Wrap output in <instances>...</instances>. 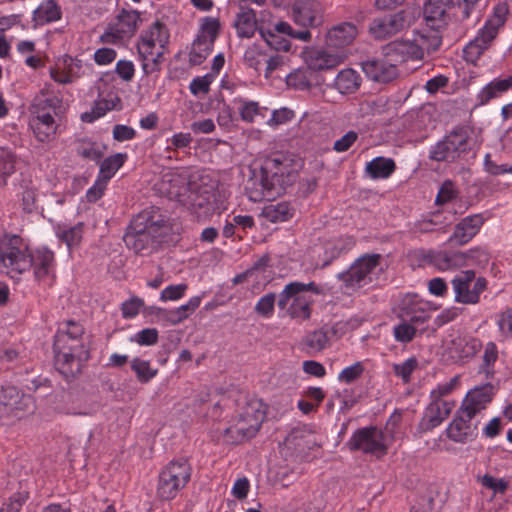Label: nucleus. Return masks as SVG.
Returning a JSON list of instances; mask_svg holds the SVG:
<instances>
[{
  "instance_id": "2eb2a0df",
  "label": "nucleus",
  "mask_w": 512,
  "mask_h": 512,
  "mask_svg": "<svg viewBox=\"0 0 512 512\" xmlns=\"http://www.w3.org/2000/svg\"><path fill=\"white\" fill-rule=\"evenodd\" d=\"M474 418L459 408L445 429L447 437L459 444H466L476 439L478 435V422H473Z\"/></svg>"
},
{
  "instance_id": "473e14b6",
  "label": "nucleus",
  "mask_w": 512,
  "mask_h": 512,
  "mask_svg": "<svg viewBox=\"0 0 512 512\" xmlns=\"http://www.w3.org/2000/svg\"><path fill=\"white\" fill-rule=\"evenodd\" d=\"M510 89H512V75L505 79L495 78L478 92L477 102L480 105H485L489 101L501 97Z\"/></svg>"
},
{
  "instance_id": "052dcab7",
  "label": "nucleus",
  "mask_w": 512,
  "mask_h": 512,
  "mask_svg": "<svg viewBox=\"0 0 512 512\" xmlns=\"http://www.w3.org/2000/svg\"><path fill=\"white\" fill-rule=\"evenodd\" d=\"M235 101L239 104L238 111L243 121L251 123L255 120V117L259 115L260 106L258 102L242 98L236 99Z\"/></svg>"
},
{
  "instance_id": "f03ea898",
  "label": "nucleus",
  "mask_w": 512,
  "mask_h": 512,
  "mask_svg": "<svg viewBox=\"0 0 512 512\" xmlns=\"http://www.w3.org/2000/svg\"><path fill=\"white\" fill-rule=\"evenodd\" d=\"M265 418V406L262 400L250 398L241 407L237 417L224 430L225 441L239 444L253 438L259 431Z\"/></svg>"
},
{
  "instance_id": "1a4fd4ad",
  "label": "nucleus",
  "mask_w": 512,
  "mask_h": 512,
  "mask_svg": "<svg viewBox=\"0 0 512 512\" xmlns=\"http://www.w3.org/2000/svg\"><path fill=\"white\" fill-rule=\"evenodd\" d=\"M470 150L466 129L458 127L430 148L429 158L438 162H455Z\"/></svg>"
},
{
  "instance_id": "79ce46f5",
  "label": "nucleus",
  "mask_w": 512,
  "mask_h": 512,
  "mask_svg": "<svg viewBox=\"0 0 512 512\" xmlns=\"http://www.w3.org/2000/svg\"><path fill=\"white\" fill-rule=\"evenodd\" d=\"M0 403L11 411H18L28 408L31 398L21 394L14 386H7L0 390Z\"/></svg>"
},
{
  "instance_id": "603ef678",
  "label": "nucleus",
  "mask_w": 512,
  "mask_h": 512,
  "mask_svg": "<svg viewBox=\"0 0 512 512\" xmlns=\"http://www.w3.org/2000/svg\"><path fill=\"white\" fill-rule=\"evenodd\" d=\"M127 157L126 153H116L107 157L102 161L98 175L109 181L123 166Z\"/></svg>"
},
{
  "instance_id": "412c9836",
  "label": "nucleus",
  "mask_w": 512,
  "mask_h": 512,
  "mask_svg": "<svg viewBox=\"0 0 512 512\" xmlns=\"http://www.w3.org/2000/svg\"><path fill=\"white\" fill-rule=\"evenodd\" d=\"M485 221V217L480 213L464 217L456 224L448 243L458 246L467 244L479 233Z\"/></svg>"
},
{
  "instance_id": "6e6552de",
  "label": "nucleus",
  "mask_w": 512,
  "mask_h": 512,
  "mask_svg": "<svg viewBox=\"0 0 512 512\" xmlns=\"http://www.w3.org/2000/svg\"><path fill=\"white\" fill-rule=\"evenodd\" d=\"M264 172L282 194L290 186L303 166L300 157L290 153H277L264 161Z\"/></svg>"
},
{
  "instance_id": "b1692460",
  "label": "nucleus",
  "mask_w": 512,
  "mask_h": 512,
  "mask_svg": "<svg viewBox=\"0 0 512 512\" xmlns=\"http://www.w3.org/2000/svg\"><path fill=\"white\" fill-rule=\"evenodd\" d=\"M455 402H439L430 400L424 414L419 422L420 432H428L441 425V423L450 415Z\"/></svg>"
},
{
  "instance_id": "0eeeda50",
  "label": "nucleus",
  "mask_w": 512,
  "mask_h": 512,
  "mask_svg": "<svg viewBox=\"0 0 512 512\" xmlns=\"http://www.w3.org/2000/svg\"><path fill=\"white\" fill-rule=\"evenodd\" d=\"M54 352L55 364L58 370L66 376L79 372L81 362L89 359V349L84 338H68L65 335H56Z\"/></svg>"
},
{
  "instance_id": "bf43d9fd",
  "label": "nucleus",
  "mask_w": 512,
  "mask_h": 512,
  "mask_svg": "<svg viewBox=\"0 0 512 512\" xmlns=\"http://www.w3.org/2000/svg\"><path fill=\"white\" fill-rule=\"evenodd\" d=\"M458 383V376H454L448 382L439 383L434 389L431 390L429 395L430 400L439 402H452L451 400H444L443 398L452 393V391L456 388Z\"/></svg>"
},
{
  "instance_id": "338daca9",
  "label": "nucleus",
  "mask_w": 512,
  "mask_h": 512,
  "mask_svg": "<svg viewBox=\"0 0 512 512\" xmlns=\"http://www.w3.org/2000/svg\"><path fill=\"white\" fill-rule=\"evenodd\" d=\"M418 367V361L414 357H410L399 364L393 365L394 374L401 378L404 383H409L411 375Z\"/></svg>"
},
{
  "instance_id": "5fc2aeb1",
  "label": "nucleus",
  "mask_w": 512,
  "mask_h": 512,
  "mask_svg": "<svg viewBox=\"0 0 512 512\" xmlns=\"http://www.w3.org/2000/svg\"><path fill=\"white\" fill-rule=\"evenodd\" d=\"M201 296L191 297L187 303L173 309L169 312V319L173 324H178L189 317L201 303Z\"/></svg>"
},
{
  "instance_id": "393cba45",
  "label": "nucleus",
  "mask_w": 512,
  "mask_h": 512,
  "mask_svg": "<svg viewBox=\"0 0 512 512\" xmlns=\"http://www.w3.org/2000/svg\"><path fill=\"white\" fill-rule=\"evenodd\" d=\"M82 69L81 60L66 55L50 68V77L58 84H71L83 76Z\"/></svg>"
},
{
  "instance_id": "8fccbe9b",
  "label": "nucleus",
  "mask_w": 512,
  "mask_h": 512,
  "mask_svg": "<svg viewBox=\"0 0 512 512\" xmlns=\"http://www.w3.org/2000/svg\"><path fill=\"white\" fill-rule=\"evenodd\" d=\"M417 48L414 37L397 40L388 45L390 52L400 56L402 60L415 59L420 60V54L414 53Z\"/></svg>"
},
{
  "instance_id": "37998d69",
  "label": "nucleus",
  "mask_w": 512,
  "mask_h": 512,
  "mask_svg": "<svg viewBox=\"0 0 512 512\" xmlns=\"http://www.w3.org/2000/svg\"><path fill=\"white\" fill-rule=\"evenodd\" d=\"M395 169L396 165L393 159L376 157L366 163L365 172L371 179H387Z\"/></svg>"
},
{
  "instance_id": "5701e85b",
  "label": "nucleus",
  "mask_w": 512,
  "mask_h": 512,
  "mask_svg": "<svg viewBox=\"0 0 512 512\" xmlns=\"http://www.w3.org/2000/svg\"><path fill=\"white\" fill-rule=\"evenodd\" d=\"M494 395V386L490 383L471 389L463 399L462 410L476 417L477 414L487 408Z\"/></svg>"
},
{
  "instance_id": "39448f33",
  "label": "nucleus",
  "mask_w": 512,
  "mask_h": 512,
  "mask_svg": "<svg viewBox=\"0 0 512 512\" xmlns=\"http://www.w3.org/2000/svg\"><path fill=\"white\" fill-rule=\"evenodd\" d=\"M33 259L26 242L18 235L5 234L0 239V273L19 280L30 270Z\"/></svg>"
},
{
  "instance_id": "a211bd4d",
  "label": "nucleus",
  "mask_w": 512,
  "mask_h": 512,
  "mask_svg": "<svg viewBox=\"0 0 512 512\" xmlns=\"http://www.w3.org/2000/svg\"><path fill=\"white\" fill-rule=\"evenodd\" d=\"M195 188L190 189L187 195V201L183 205L192 210L193 213L201 215H209L214 210L215 194L213 188L206 184L201 185L196 180Z\"/></svg>"
},
{
  "instance_id": "58836bf2",
  "label": "nucleus",
  "mask_w": 512,
  "mask_h": 512,
  "mask_svg": "<svg viewBox=\"0 0 512 512\" xmlns=\"http://www.w3.org/2000/svg\"><path fill=\"white\" fill-rule=\"evenodd\" d=\"M361 81L362 78L356 70L345 68L338 72L334 87L341 94H352L360 88Z\"/></svg>"
},
{
  "instance_id": "4d7b16f0",
  "label": "nucleus",
  "mask_w": 512,
  "mask_h": 512,
  "mask_svg": "<svg viewBox=\"0 0 512 512\" xmlns=\"http://www.w3.org/2000/svg\"><path fill=\"white\" fill-rule=\"evenodd\" d=\"M496 325L503 340L512 339V307H508L496 315Z\"/></svg>"
},
{
  "instance_id": "72a5a7b5",
  "label": "nucleus",
  "mask_w": 512,
  "mask_h": 512,
  "mask_svg": "<svg viewBox=\"0 0 512 512\" xmlns=\"http://www.w3.org/2000/svg\"><path fill=\"white\" fill-rule=\"evenodd\" d=\"M510 89H512V75L505 79L495 78L478 92L477 102L480 105H485L489 101L501 97Z\"/></svg>"
},
{
  "instance_id": "4be33fe9",
  "label": "nucleus",
  "mask_w": 512,
  "mask_h": 512,
  "mask_svg": "<svg viewBox=\"0 0 512 512\" xmlns=\"http://www.w3.org/2000/svg\"><path fill=\"white\" fill-rule=\"evenodd\" d=\"M302 58L309 70H328L340 65L344 58L342 55L329 53L319 47H307L302 52Z\"/></svg>"
},
{
  "instance_id": "f257e3e1",
  "label": "nucleus",
  "mask_w": 512,
  "mask_h": 512,
  "mask_svg": "<svg viewBox=\"0 0 512 512\" xmlns=\"http://www.w3.org/2000/svg\"><path fill=\"white\" fill-rule=\"evenodd\" d=\"M379 254H366L357 258L350 267L337 275L341 282L340 290L345 295H353L362 289L373 286L382 268Z\"/></svg>"
},
{
  "instance_id": "20e7f679",
  "label": "nucleus",
  "mask_w": 512,
  "mask_h": 512,
  "mask_svg": "<svg viewBox=\"0 0 512 512\" xmlns=\"http://www.w3.org/2000/svg\"><path fill=\"white\" fill-rule=\"evenodd\" d=\"M168 41V30L159 21L154 22L147 30L142 32L137 43V50L144 75L160 70Z\"/></svg>"
},
{
  "instance_id": "e2e57ef3",
  "label": "nucleus",
  "mask_w": 512,
  "mask_h": 512,
  "mask_svg": "<svg viewBox=\"0 0 512 512\" xmlns=\"http://www.w3.org/2000/svg\"><path fill=\"white\" fill-rule=\"evenodd\" d=\"M464 261L465 265L473 264L484 267L490 261V254L483 247H474L467 252H464Z\"/></svg>"
},
{
  "instance_id": "bb28decb",
  "label": "nucleus",
  "mask_w": 512,
  "mask_h": 512,
  "mask_svg": "<svg viewBox=\"0 0 512 512\" xmlns=\"http://www.w3.org/2000/svg\"><path fill=\"white\" fill-rule=\"evenodd\" d=\"M404 26V15L402 12H398L374 19L370 24L369 31L374 38L384 40L401 31Z\"/></svg>"
},
{
  "instance_id": "0e129e2a",
  "label": "nucleus",
  "mask_w": 512,
  "mask_h": 512,
  "mask_svg": "<svg viewBox=\"0 0 512 512\" xmlns=\"http://www.w3.org/2000/svg\"><path fill=\"white\" fill-rule=\"evenodd\" d=\"M410 259L413 264L419 267L436 265V250L433 249H415L410 253Z\"/></svg>"
},
{
  "instance_id": "680f3d73",
  "label": "nucleus",
  "mask_w": 512,
  "mask_h": 512,
  "mask_svg": "<svg viewBox=\"0 0 512 512\" xmlns=\"http://www.w3.org/2000/svg\"><path fill=\"white\" fill-rule=\"evenodd\" d=\"M286 83L289 87L305 90L310 88L311 79L306 70L296 69L286 76Z\"/></svg>"
},
{
  "instance_id": "09e8293b",
  "label": "nucleus",
  "mask_w": 512,
  "mask_h": 512,
  "mask_svg": "<svg viewBox=\"0 0 512 512\" xmlns=\"http://www.w3.org/2000/svg\"><path fill=\"white\" fill-rule=\"evenodd\" d=\"M499 358V351L497 345L489 341L484 346V352L482 356V363L479 367V372L483 373L486 378H492L496 372L495 364Z\"/></svg>"
},
{
  "instance_id": "ea45409f",
  "label": "nucleus",
  "mask_w": 512,
  "mask_h": 512,
  "mask_svg": "<svg viewBox=\"0 0 512 512\" xmlns=\"http://www.w3.org/2000/svg\"><path fill=\"white\" fill-rule=\"evenodd\" d=\"M451 345L453 357L460 360L474 356L482 346L481 341L472 336L457 337Z\"/></svg>"
},
{
  "instance_id": "9b49d317",
  "label": "nucleus",
  "mask_w": 512,
  "mask_h": 512,
  "mask_svg": "<svg viewBox=\"0 0 512 512\" xmlns=\"http://www.w3.org/2000/svg\"><path fill=\"white\" fill-rule=\"evenodd\" d=\"M141 23L142 18L139 11L123 8L100 36V41L106 44H116L129 39L135 35Z\"/></svg>"
},
{
  "instance_id": "c756f323",
  "label": "nucleus",
  "mask_w": 512,
  "mask_h": 512,
  "mask_svg": "<svg viewBox=\"0 0 512 512\" xmlns=\"http://www.w3.org/2000/svg\"><path fill=\"white\" fill-rule=\"evenodd\" d=\"M234 27L238 37H253L257 27L255 11L244 4H239V11L234 20Z\"/></svg>"
},
{
  "instance_id": "49530a36",
  "label": "nucleus",
  "mask_w": 512,
  "mask_h": 512,
  "mask_svg": "<svg viewBox=\"0 0 512 512\" xmlns=\"http://www.w3.org/2000/svg\"><path fill=\"white\" fill-rule=\"evenodd\" d=\"M465 266L464 252L436 250V265L440 271H447Z\"/></svg>"
},
{
  "instance_id": "13d9d810",
  "label": "nucleus",
  "mask_w": 512,
  "mask_h": 512,
  "mask_svg": "<svg viewBox=\"0 0 512 512\" xmlns=\"http://www.w3.org/2000/svg\"><path fill=\"white\" fill-rule=\"evenodd\" d=\"M131 369L135 372L137 379L142 383L149 382L157 374V369H153L149 361L140 358H134L131 361Z\"/></svg>"
},
{
  "instance_id": "dca6fc26",
  "label": "nucleus",
  "mask_w": 512,
  "mask_h": 512,
  "mask_svg": "<svg viewBox=\"0 0 512 512\" xmlns=\"http://www.w3.org/2000/svg\"><path fill=\"white\" fill-rule=\"evenodd\" d=\"M324 12V6L317 0H299L292 7V18L303 28H316L324 22Z\"/></svg>"
},
{
  "instance_id": "ddd939ff",
  "label": "nucleus",
  "mask_w": 512,
  "mask_h": 512,
  "mask_svg": "<svg viewBox=\"0 0 512 512\" xmlns=\"http://www.w3.org/2000/svg\"><path fill=\"white\" fill-rule=\"evenodd\" d=\"M346 445L351 451H362L381 457L387 453L388 439L386 434L376 427H365L355 431Z\"/></svg>"
},
{
  "instance_id": "a878e982",
  "label": "nucleus",
  "mask_w": 512,
  "mask_h": 512,
  "mask_svg": "<svg viewBox=\"0 0 512 512\" xmlns=\"http://www.w3.org/2000/svg\"><path fill=\"white\" fill-rule=\"evenodd\" d=\"M167 188L166 192L169 198L175 199L181 204L187 201V195L190 189H194L196 177H189L186 172H172L165 176Z\"/></svg>"
},
{
  "instance_id": "6e6d98bb",
  "label": "nucleus",
  "mask_w": 512,
  "mask_h": 512,
  "mask_svg": "<svg viewBox=\"0 0 512 512\" xmlns=\"http://www.w3.org/2000/svg\"><path fill=\"white\" fill-rule=\"evenodd\" d=\"M17 157L10 149L0 147V185L6 184V179L15 172Z\"/></svg>"
},
{
  "instance_id": "9d476101",
  "label": "nucleus",
  "mask_w": 512,
  "mask_h": 512,
  "mask_svg": "<svg viewBox=\"0 0 512 512\" xmlns=\"http://www.w3.org/2000/svg\"><path fill=\"white\" fill-rule=\"evenodd\" d=\"M191 476V469L186 460L171 461L160 473L157 487L162 500L173 499L185 487Z\"/></svg>"
},
{
  "instance_id": "f3484780",
  "label": "nucleus",
  "mask_w": 512,
  "mask_h": 512,
  "mask_svg": "<svg viewBox=\"0 0 512 512\" xmlns=\"http://www.w3.org/2000/svg\"><path fill=\"white\" fill-rule=\"evenodd\" d=\"M247 197L252 202L274 199L282 193L276 189L272 179L264 172L262 165L259 173H254L245 186Z\"/></svg>"
},
{
  "instance_id": "f704fd0d",
  "label": "nucleus",
  "mask_w": 512,
  "mask_h": 512,
  "mask_svg": "<svg viewBox=\"0 0 512 512\" xmlns=\"http://www.w3.org/2000/svg\"><path fill=\"white\" fill-rule=\"evenodd\" d=\"M62 9L55 0H45L33 11L32 21L36 26H43L59 21Z\"/></svg>"
},
{
  "instance_id": "e433bc0d",
  "label": "nucleus",
  "mask_w": 512,
  "mask_h": 512,
  "mask_svg": "<svg viewBox=\"0 0 512 512\" xmlns=\"http://www.w3.org/2000/svg\"><path fill=\"white\" fill-rule=\"evenodd\" d=\"M123 239L129 249H132L135 253H140L147 249L157 238L152 237V235L143 229H139L131 222Z\"/></svg>"
},
{
  "instance_id": "a18cd8bd",
  "label": "nucleus",
  "mask_w": 512,
  "mask_h": 512,
  "mask_svg": "<svg viewBox=\"0 0 512 512\" xmlns=\"http://www.w3.org/2000/svg\"><path fill=\"white\" fill-rule=\"evenodd\" d=\"M302 345L309 353L323 351L330 345L328 331L322 327L307 333L302 340Z\"/></svg>"
},
{
  "instance_id": "69168bd1",
  "label": "nucleus",
  "mask_w": 512,
  "mask_h": 512,
  "mask_svg": "<svg viewBox=\"0 0 512 512\" xmlns=\"http://www.w3.org/2000/svg\"><path fill=\"white\" fill-rule=\"evenodd\" d=\"M77 153L85 159L98 162L103 156V149L95 142L82 141L77 147Z\"/></svg>"
},
{
  "instance_id": "cd10ccee",
  "label": "nucleus",
  "mask_w": 512,
  "mask_h": 512,
  "mask_svg": "<svg viewBox=\"0 0 512 512\" xmlns=\"http://www.w3.org/2000/svg\"><path fill=\"white\" fill-rule=\"evenodd\" d=\"M362 70L368 78L379 83H388L398 75L396 65L384 59L365 61Z\"/></svg>"
},
{
  "instance_id": "7ed1b4c3",
  "label": "nucleus",
  "mask_w": 512,
  "mask_h": 512,
  "mask_svg": "<svg viewBox=\"0 0 512 512\" xmlns=\"http://www.w3.org/2000/svg\"><path fill=\"white\" fill-rule=\"evenodd\" d=\"M311 292L320 295L322 289L315 282H290L278 295V308L293 319L307 320L311 316V305L314 302Z\"/></svg>"
},
{
  "instance_id": "a19ab883",
  "label": "nucleus",
  "mask_w": 512,
  "mask_h": 512,
  "mask_svg": "<svg viewBox=\"0 0 512 512\" xmlns=\"http://www.w3.org/2000/svg\"><path fill=\"white\" fill-rule=\"evenodd\" d=\"M31 126L36 138L41 142L48 141L57 129L54 117L50 112L39 113L33 118Z\"/></svg>"
},
{
  "instance_id": "2f4dec72",
  "label": "nucleus",
  "mask_w": 512,
  "mask_h": 512,
  "mask_svg": "<svg viewBox=\"0 0 512 512\" xmlns=\"http://www.w3.org/2000/svg\"><path fill=\"white\" fill-rule=\"evenodd\" d=\"M358 31L355 25L351 23H341L331 28L326 36V42L329 46L341 48L353 42Z\"/></svg>"
},
{
  "instance_id": "7c9ffc66",
  "label": "nucleus",
  "mask_w": 512,
  "mask_h": 512,
  "mask_svg": "<svg viewBox=\"0 0 512 512\" xmlns=\"http://www.w3.org/2000/svg\"><path fill=\"white\" fill-rule=\"evenodd\" d=\"M451 0H426L423 14L427 26L443 27L445 25L446 11Z\"/></svg>"
},
{
  "instance_id": "6ab92c4d",
  "label": "nucleus",
  "mask_w": 512,
  "mask_h": 512,
  "mask_svg": "<svg viewBox=\"0 0 512 512\" xmlns=\"http://www.w3.org/2000/svg\"><path fill=\"white\" fill-rule=\"evenodd\" d=\"M131 222L158 239L167 230L168 219L158 207L153 206L141 211Z\"/></svg>"
},
{
  "instance_id": "aec40b11",
  "label": "nucleus",
  "mask_w": 512,
  "mask_h": 512,
  "mask_svg": "<svg viewBox=\"0 0 512 512\" xmlns=\"http://www.w3.org/2000/svg\"><path fill=\"white\" fill-rule=\"evenodd\" d=\"M31 258L35 279L45 285H51L55 277L54 252L46 247H40L31 252Z\"/></svg>"
},
{
  "instance_id": "4468645a",
  "label": "nucleus",
  "mask_w": 512,
  "mask_h": 512,
  "mask_svg": "<svg viewBox=\"0 0 512 512\" xmlns=\"http://www.w3.org/2000/svg\"><path fill=\"white\" fill-rule=\"evenodd\" d=\"M435 310L429 301L417 294H405L398 307V316L414 324L422 325L428 322Z\"/></svg>"
},
{
  "instance_id": "423d86ee",
  "label": "nucleus",
  "mask_w": 512,
  "mask_h": 512,
  "mask_svg": "<svg viewBox=\"0 0 512 512\" xmlns=\"http://www.w3.org/2000/svg\"><path fill=\"white\" fill-rule=\"evenodd\" d=\"M508 14L505 4H497L492 15L479 29L477 35L463 49V57L467 62L475 64L483 53L490 48L499 30L504 26Z\"/></svg>"
},
{
  "instance_id": "774afa93",
  "label": "nucleus",
  "mask_w": 512,
  "mask_h": 512,
  "mask_svg": "<svg viewBox=\"0 0 512 512\" xmlns=\"http://www.w3.org/2000/svg\"><path fill=\"white\" fill-rule=\"evenodd\" d=\"M220 23L219 20L213 17H205L201 24L200 33L198 37L204 38L206 40H211V43L214 44L218 34H219Z\"/></svg>"
},
{
  "instance_id": "c9c22d12",
  "label": "nucleus",
  "mask_w": 512,
  "mask_h": 512,
  "mask_svg": "<svg viewBox=\"0 0 512 512\" xmlns=\"http://www.w3.org/2000/svg\"><path fill=\"white\" fill-rule=\"evenodd\" d=\"M120 107L121 99L117 95H107V97L97 99L91 111L83 113L81 118L84 122L91 123L106 115L107 112L120 109Z\"/></svg>"
},
{
  "instance_id": "3c124183",
  "label": "nucleus",
  "mask_w": 512,
  "mask_h": 512,
  "mask_svg": "<svg viewBox=\"0 0 512 512\" xmlns=\"http://www.w3.org/2000/svg\"><path fill=\"white\" fill-rule=\"evenodd\" d=\"M418 324H414L408 320L401 319V321L393 326V337L396 342L401 344L410 343L418 333H422L418 329Z\"/></svg>"
},
{
  "instance_id": "f8f14e48",
  "label": "nucleus",
  "mask_w": 512,
  "mask_h": 512,
  "mask_svg": "<svg viewBox=\"0 0 512 512\" xmlns=\"http://www.w3.org/2000/svg\"><path fill=\"white\" fill-rule=\"evenodd\" d=\"M454 301L460 304L474 305L480 301L481 293L487 287L483 277H476L473 270L458 272L451 280Z\"/></svg>"
},
{
  "instance_id": "c85d7f7f",
  "label": "nucleus",
  "mask_w": 512,
  "mask_h": 512,
  "mask_svg": "<svg viewBox=\"0 0 512 512\" xmlns=\"http://www.w3.org/2000/svg\"><path fill=\"white\" fill-rule=\"evenodd\" d=\"M440 27L427 26L413 32V37L417 48L415 53H419L421 59L425 53H431L436 51L441 45V36L439 34Z\"/></svg>"
},
{
  "instance_id": "c03bdc74",
  "label": "nucleus",
  "mask_w": 512,
  "mask_h": 512,
  "mask_svg": "<svg viewBox=\"0 0 512 512\" xmlns=\"http://www.w3.org/2000/svg\"><path fill=\"white\" fill-rule=\"evenodd\" d=\"M294 213L295 209L288 202L269 204L262 209V216L272 223L288 221Z\"/></svg>"
},
{
  "instance_id": "de8ad7c7",
  "label": "nucleus",
  "mask_w": 512,
  "mask_h": 512,
  "mask_svg": "<svg viewBox=\"0 0 512 512\" xmlns=\"http://www.w3.org/2000/svg\"><path fill=\"white\" fill-rule=\"evenodd\" d=\"M211 40L196 37L189 53V63L193 66L202 64L213 51Z\"/></svg>"
},
{
  "instance_id": "864d4df0",
  "label": "nucleus",
  "mask_w": 512,
  "mask_h": 512,
  "mask_svg": "<svg viewBox=\"0 0 512 512\" xmlns=\"http://www.w3.org/2000/svg\"><path fill=\"white\" fill-rule=\"evenodd\" d=\"M266 52V49L258 45L249 46L244 53V63L246 64L247 67L252 68L257 72H260L265 64Z\"/></svg>"
},
{
  "instance_id": "4c0bfd02",
  "label": "nucleus",
  "mask_w": 512,
  "mask_h": 512,
  "mask_svg": "<svg viewBox=\"0 0 512 512\" xmlns=\"http://www.w3.org/2000/svg\"><path fill=\"white\" fill-rule=\"evenodd\" d=\"M84 227L85 224L83 222H79L74 226L61 223L55 227V235L66 244L69 250H72L81 244Z\"/></svg>"
}]
</instances>
